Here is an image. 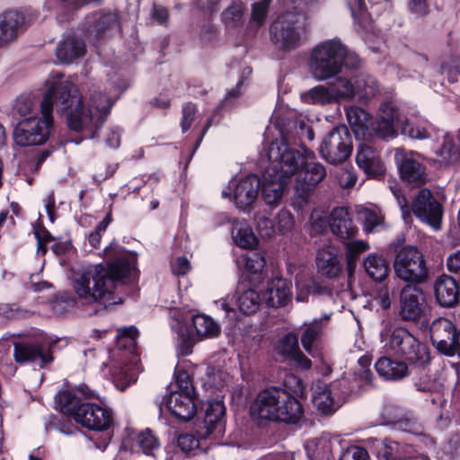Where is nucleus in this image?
Returning <instances> with one entry per match:
<instances>
[{
	"mask_svg": "<svg viewBox=\"0 0 460 460\" xmlns=\"http://www.w3.org/2000/svg\"><path fill=\"white\" fill-rule=\"evenodd\" d=\"M331 315L324 314L322 317L305 323L300 328V341L303 349L313 358L320 356L318 346L324 335Z\"/></svg>",
	"mask_w": 460,
	"mask_h": 460,
	"instance_id": "a211bd4d",
	"label": "nucleus"
},
{
	"mask_svg": "<svg viewBox=\"0 0 460 460\" xmlns=\"http://www.w3.org/2000/svg\"><path fill=\"white\" fill-rule=\"evenodd\" d=\"M245 6L242 2L233 3L222 13V21L229 29H235L243 25Z\"/></svg>",
	"mask_w": 460,
	"mask_h": 460,
	"instance_id": "8fccbe9b",
	"label": "nucleus"
},
{
	"mask_svg": "<svg viewBox=\"0 0 460 460\" xmlns=\"http://www.w3.org/2000/svg\"><path fill=\"white\" fill-rule=\"evenodd\" d=\"M232 238L236 245L243 249H252L258 244L257 237L244 220L233 222Z\"/></svg>",
	"mask_w": 460,
	"mask_h": 460,
	"instance_id": "ea45409f",
	"label": "nucleus"
},
{
	"mask_svg": "<svg viewBox=\"0 0 460 460\" xmlns=\"http://www.w3.org/2000/svg\"><path fill=\"white\" fill-rule=\"evenodd\" d=\"M356 68L358 57L349 52L338 39L324 40L316 45L310 56L309 70L316 81H326L338 75L342 66Z\"/></svg>",
	"mask_w": 460,
	"mask_h": 460,
	"instance_id": "7ed1b4c3",
	"label": "nucleus"
},
{
	"mask_svg": "<svg viewBox=\"0 0 460 460\" xmlns=\"http://www.w3.org/2000/svg\"><path fill=\"white\" fill-rule=\"evenodd\" d=\"M195 394L172 391L169 395L162 397L161 401L156 399L160 409L164 406L172 415L182 421L191 420L196 412L197 406L194 401Z\"/></svg>",
	"mask_w": 460,
	"mask_h": 460,
	"instance_id": "dca6fc26",
	"label": "nucleus"
},
{
	"mask_svg": "<svg viewBox=\"0 0 460 460\" xmlns=\"http://www.w3.org/2000/svg\"><path fill=\"white\" fill-rule=\"evenodd\" d=\"M344 401L340 393V384L318 385L315 389L313 402L323 414H331L337 411Z\"/></svg>",
	"mask_w": 460,
	"mask_h": 460,
	"instance_id": "b1692460",
	"label": "nucleus"
},
{
	"mask_svg": "<svg viewBox=\"0 0 460 460\" xmlns=\"http://www.w3.org/2000/svg\"><path fill=\"white\" fill-rule=\"evenodd\" d=\"M376 372L385 379L397 381L409 373L407 365L402 361L394 360L387 357L379 358L376 365Z\"/></svg>",
	"mask_w": 460,
	"mask_h": 460,
	"instance_id": "c9c22d12",
	"label": "nucleus"
},
{
	"mask_svg": "<svg viewBox=\"0 0 460 460\" xmlns=\"http://www.w3.org/2000/svg\"><path fill=\"white\" fill-rule=\"evenodd\" d=\"M302 101L310 104H329L335 102L331 85H317L301 95Z\"/></svg>",
	"mask_w": 460,
	"mask_h": 460,
	"instance_id": "de8ad7c7",
	"label": "nucleus"
},
{
	"mask_svg": "<svg viewBox=\"0 0 460 460\" xmlns=\"http://www.w3.org/2000/svg\"><path fill=\"white\" fill-rule=\"evenodd\" d=\"M172 328L177 333L176 348L178 354L181 356L190 354L195 343L194 337L180 321L176 324L172 323Z\"/></svg>",
	"mask_w": 460,
	"mask_h": 460,
	"instance_id": "09e8293b",
	"label": "nucleus"
},
{
	"mask_svg": "<svg viewBox=\"0 0 460 460\" xmlns=\"http://www.w3.org/2000/svg\"><path fill=\"white\" fill-rule=\"evenodd\" d=\"M22 22V15L15 11L5 12L0 16V46L10 42L17 36Z\"/></svg>",
	"mask_w": 460,
	"mask_h": 460,
	"instance_id": "e433bc0d",
	"label": "nucleus"
},
{
	"mask_svg": "<svg viewBox=\"0 0 460 460\" xmlns=\"http://www.w3.org/2000/svg\"><path fill=\"white\" fill-rule=\"evenodd\" d=\"M137 443L146 455H151L153 450L160 447L158 438L150 429L141 432L137 438Z\"/></svg>",
	"mask_w": 460,
	"mask_h": 460,
	"instance_id": "bf43d9fd",
	"label": "nucleus"
},
{
	"mask_svg": "<svg viewBox=\"0 0 460 460\" xmlns=\"http://www.w3.org/2000/svg\"><path fill=\"white\" fill-rule=\"evenodd\" d=\"M394 289V287H392L389 283L376 288L374 293V300L382 309L387 310L390 308Z\"/></svg>",
	"mask_w": 460,
	"mask_h": 460,
	"instance_id": "052dcab7",
	"label": "nucleus"
},
{
	"mask_svg": "<svg viewBox=\"0 0 460 460\" xmlns=\"http://www.w3.org/2000/svg\"><path fill=\"white\" fill-rule=\"evenodd\" d=\"M356 163L370 177H379L385 172L378 152L368 145L360 144L358 146L356 154Z\"/></svg>",
	"mask_w": 460,
	"mask_h": 460,
	"instance_id": "cd10ccee",
	"label": "nucleus"
},
{
	"mask_svg": "<svg viewBox=\"0 0 460 460\" xmlns=\"http://www.w3.org/2000/svg\"><path fill=\"white\" fill-rule=\"evenodd\" d=\"M35 237L38 242L37 252L42 255H44L47 252L46 243L52 240L55 242L51 246V250L58 255L64 254L70 248V243L68 242L56 241L45 229L36 230Z\"/></svg>",
	"mask_w": 460,
	"mask_h": 460,
	"instance_id": "49530a36",
	"label": "nucleus"
},
{
	"mask_svg": "<svg viewBox=\"0 0 460 460\" xmlns=\"http://www.w3.org/2000/svg\"><path fill=\"white\" fill-rule=\"evenodd\" d=\"M404 119L395 105L392 102H384L379 108L374 130L381 138H394Z\"/></svg>",
	"mask_w": 460,
	"mask_h": 460,
	"instance_id": "6ab92c4d",
	"label": "nucleus"
},
{
	"mask_svg": "<svg viewBox=\"0 0 460 460\" xmlns=\"http://www.w3.org/2000/svg\"><path fill=\"white\" fill-rule=\"evenodd\" d=\"M177 444L185 454L195 455L199 450V440L191 433L181 434L177 438Z\"/></svg>",
	"mask_w": 460,
	"mask_h": 460,
	"instance_id": "680f3d73",
	"label": "nucleus"
},
{
	"mask_svg": "<svg viewBox=\"0 0 460 460\" xmlns=\"http://www.w3.org/2000/svg\"><path fill=\"white\" fill-rule=\"evenodd\" d=\"M286 392L276 387L261 391L252 405V413L263 420L277 421L281 407V403L277 401L286 398Z\"/></svg>",
	"mask_w": 460,
	"mask_h": 460,
	"instance_id": "f3484780",
	"label": "nucleus"
},
{
	"mask_svg": "<svg viewBox=\"0 0 460 460\" xmlns=\"http://www.w3.org/2000/svg\"><path fill=\"white\" fill-rule=\"evenodd\" d=\"M443 142L436 151L438 161L444 166L455 165L460 162V134L451 135L441 131Z\"/></svg>",
	"mask_w": 460,
	"mask_h": 460,
	"instance_id": "2f4dec72",
	"label": "nucleus"
},
{
	"mask_svg": "<svg viewBox=\"0 0 460 460\" xmlns=\"http://www.w3.org/2000/svg\"><path fill=\"white\" fill-rule=\"evenodd\" d=\"M14 110L22 118L25 119L30 116H35L37 105L31 98L21 96L16 100Z\"/></svg>",
	"mask_w": 460,
	"mask_h": 460,
	"instance_id": "0e129e2a",
	"label": "nucleus"
},
{
	"mask_svg": "<svg viewBox=\"0 0 460 460\" xmlns=\"http://www.w3.org/2000/svg\"><path fill=\"white\" fill-rule=\"evenodd\" d=\"M295 10L277 17L270 26L271 40L281 49H291L300 44L305 36L308 17L305 12L314 8L318 0H293Z\"/></svg>",
	"mask_w": 460,
	"mask_h": 460,
	"instance_id": "20e7f679",
	"label": "nucleus"
},
{
	"mask_svg": "<svg viewBox=\"0 0 460 460\" xmlns=\"http://www.w3.org/2000/svg\"><path fill=\"white\" fill-rule=\"evenodd\" d=\"M425 158L417 152L397 148L394 153V161L401 178L416 186L423 185L428 181V172L424 164Z\"/></svg>",
	"mask_w": 460,
	"mask_h": 460,
	"instance_id": "9d476101",
	"label": "nucleus"
},
{
	"mask_svg": "<svg viewBox=\"0 0 460 460\" xmlns=\"http://www.w3.org/2000/svg\"><path fill=\"white\" fill-rule=\"evenodd\" d=\"M175 382H176V390L179 393H189L190 394H195L194 387L192 382L190 380V375L184 369L179 368L176 367L175 372Z\"/></svg>",
	"mask_w": 460,
	"mask_h": 460,
	"instance_id": "e2e57ef3",
	"label": "nucleus"
},
{
	"mask_svg": "<svg viewBox=\"0 0 460 460\" xmlns=\"http://www.w3.org/2000/svg\"><path fill=\"white\" fill-rule=\"evenodd\" d=\"M271 1H259L252 5L251 22L258 27L261 26L268 15L269 5Z\"/></svg>",
	"mask_w": 460,
	"mask_h": 460,
	"instance_id": "69168bd1",
	"label": "nucleus"
},
{
	"mask_svg": "<svg viewBox=\"0 0 460 460\" xmlns=\"http://www.w3.org/2000/svg\"><path fill=\"white\" fill-rule=\"evenodd\" d=\"M74 420L89 429L106 430L112 424V412L96 403L84 402L78 406Z\"/></svg>",
	"mask_w": 460,
	"mask_h": 460,
	"instance_id": "4468645a",
	"label": "nucleus"
},
{
	"mask_svg": "<svg viewBox=\"0 0 460 460\" xmlns=\"http://www.w3.org/2000/svg\"><path fill=\"white\" fill-rule=\"evenodd\" d=\"M46 87L40 103L41 116L22 119L14 127L13 141L20 146L47 142L53 125V111L66 116L70 129L85 138L95 137L126 84L119 75L113 74L90 90L87 107L83 104L76 85L58 73L50 74Z\"/></svg>",
	"mask_w": 460,
	"mask_h": 460,
	"instance_id": "f257e3e1",
	"label": "nucleus"
},
{
	"mask_svg": "<svg viewBox=\"0 0 460 460\" xmlns=\"http://www.w3.org/2000/svg\"><path fill=\"white\" fill-rule=\"evenodd\" d=\"M394 270L395 275L404 281L421 282L427 276L423 257L414 246H404L398 251Z\"/></svg>",
	"mask_w": 460,
	"mask_h": 460,
	"instance_id": "6e6552de",
	"label": "nucleus"
},
{
	"mask_svg": "<svg viewBox=\"0 0 460 460\" xmlns=\"http://www.w3.org/2000/svg\"><path fill=\"white\" fill-rule=\"evenodd\" d=\"M458 63V59L451 57L441 65L442 74H447L448 80L452 83L457 81V75H460V64Z\"/></svg>",
	"mask_w": 460,
	"mask_h": 460,
	"instance_id": "338daca9",
	"label": "nucleus"
},
{
	"mask_svg": "<svg viewBox=\"0 0 460 460\" xmlns=\"http://www.w3.org/2000/svg\"><path fill=\"white\" fill-rule=\"evenodd\" d=\"M291 181L266 169L262 176L261 195L266 204L278 206Z\"/></svg>",
	"mask_w": 460,
	"mask_h": 460,
	"instance_id": "a878e982",
	"label": "nucleus"
},
{
	"mask_svg": "<svg viewBox=\"0 0 460 460\" xmlns=\"http://www.w3.org/2000/svg\"><path fill=\"white\" fill-rule=\"evenodd\" d=\"M281 403L277 421L285 423H296L303 415V408L300 402L288 392L286 398L278 401Z\"/></svg>",
	"mask_w": 460,
	"mask_h": 460,
	"instance_id": "58836bf2",
	"label": "nucleus"
},
{
	"mask_svg": "<svg viewBox=\"0 0 460 460\" xmlns=\"http://www.w3.org/2000/svg\"><path fill=\"white\" fill-rule=\"evenodd\" d=\"M390 348L394 353L402 355L408 361L422 367L430 360L429 349L421 344L402 327L395 328L390 338Z\"/></svg>",
	"mask_w": 460,
	"mask_h": 460,
	"instance_id": "0eeeda50",
	"label": "nucleus"
},
{
	"mask_svg": "<svg viewBox=\"0 0 460 460\" xmlns=\"http://www.w3.org/2000/svg\"><path fill=\"white\" fill-rule=\"evenodd\" d=\"M364 221V228L367 232H372L384 222V217L380 211L365 208L359 212Z\"/></svg>",
	"mask_w": 460,
	"mask_h": 460,
	"instance_id": "6e6d98bb",
	"label": "nucleus"
},
{
	"mask_svg": "<svg viewBox=\"0 0 460 460\" xmlns=\"http://www.w3.org/2000/svg\"><path fill=\"white\" fill-rule=\"evenodd\" d=\"M433 131L431 125L427 122H414L408 119H404L401 128V133L402 135L418 140L432 137Z\"/></svg>",
	"mask_w": 460,
	"mask_h": 460,
	"instance_id": "a18cd8bd",
	"label": "nucleus"
},
{
	"mask_svg": "<svg viewBox=\"0 0 460 460\" xmlns=\"http://www.w3.org/2000/svg\"><path fill=\"white\" fill-rule=\"evenodd\" d=\"M330 227L332 232L341 239L350 238L357 233L349 217L348 209L345 208H335L332 211Z\"/></svg>",
	"mask_w": 460,
	"mask_h": 460,
	"instance_id": "72a5a7b5",
	"label": "nucleus"
},
{
	"mask_svg": "<svg viewBox=\"0 0 460 460\" xmlns=\"http://www.w3.org/2000/svg\"><path fill=\"white\" fill-rule=\"evenodd\" d=\"M362 265L367 275L376 282H383L390 271L387 260L375 252L366 256Z\"/></svg>",
	"mask_w": 460,
	"mask_h": 460,
	"instance_id": "f704fd0d",
	"label": "nucleus"
},
{
	"mask_svg": "<svg viewBox=\"0 0 460 460\" xmlns=\"http://www.w3.org/2000/svg\"><path fill=\"white\" fill-rule=\"evenodd\" d=\"M356 97L360 102H368L379 92L376 80L364 73L355 75Z\"/></svg>",
	"mask_w": 460,
	"mask_h": 460,
	"instance_id": "a19ab883",
	"label": "nucleus"
},
{
	"mask_svg": "<svg viewBox=\"0 0 460 460\" xmlns=\"http://www.w3.org/2000/svg\"><path fill=\"white\" fill-rule=\"evenodd\" d=\"M268 158L270 164L267 170L291 181L302 168L305 155L287 143L276 140L269 147Z\"/></svg>",
	"mask_w": 460,
	"mask_h": 460,
	"instance_id": "423d86ee",
	"label": "nucleus"
},
{
	"mask_svg": "<svg viewBox=\"0 0 460 460\" xmlns=\"http://www.w3.org/2000/svg\"><path fill=\"white\" fill-rule=\"evenodd\" d=\"M315 264L318 273L328 279L337 278L342 270L338 250L330 243L317 251Z\"/></svg>",
	"mask_w": 460,
	"mask_h": 460,
	"instance_id": "393cba45",
	"label": "nucleus"
},
{
	"mask_svg": "<svg viewBox=\"0 0 460 460\" xmlns=\"http://www.w3.org/2000/svg\"><path fill=\"white\" fill-rule=\"evenodd\" d=\"M239 262L243 263L245 270L251 274L261 273L266 265L264 253L252 252L241 256Z\"/></svg>",
	"mask_w": 460,
	"mask_h": 460,
	"instance_id": "864d4df0",
	"label": "nucleus"
},
{
	"mask_svg": "<svg viewBox=\"0 0 460 460\" xmlns=\"http://www.w3.org/2000/svg\"><path fill=\"white\" fill-rule=\"evenodd\" d=\"M261 185L260 179L250 174L239 180H233L229 182V191L224 190V198L230 197L233 193V199L239 209L245 210L249 208L256 200Z\"/></svg>",
	"mask_w": 460,
	"mask_h": 460,
	"instance_id": "f8f14e48",
	"label": "nucleus"
},
{
	"mask_svg": "<svg viewBox=\"0 0 460 460\" xmlns=\"http://www.w3.org/2000/svg\"><path fill=\"white\" fill-rule=\"evenodd\" d=\"M339 460H370V457L363 447L352 446L341 453Z\"/></svg>",
	"mask_w": 460,
	"mask_h": 460,
	"instance_id": "774afa93",
	"label": "nucleus"
},
{
	"mask_svg": "<svg viewBox=\"0 0 460 460\" xmlns=\"http://www.w3.org/2000/svg\"><path fill=\"white\" fill-rule=\"evenodd\" d=\"M107 265L97 264L83 272L75 273L72 287L77 298L84 305L103 306L121 303L116 296L119 284L133 280L137 276L135 256L112 241L103 250Z\"/></svg>",
	"mask_w": 460,
	"mask_h": 460,
	"instance_id": "f03ea898",
	"label": "nucleus"
},
{
	"mask_svg": "<svg viewBox=\"0 0 460 460\" xmlns=\"http://www.w3.org/2000/svg\"><path fill=\"white\" fill-rule=\"evenodd\" d=\"M414 216L421 222L430 226L433 229L440 228L443 216L441 204L434 199L428 189H421L414 198L411 204Z\"/></svg>",
	"mask_w": 460,
	"mask_h": 460,
	"instance_id": "9b49d317",
	"label": "nucleus"
},
{
	"mask_svg": "<svg viewBox=\"0 0 460 460\" xmlns=\"http://www.w3.org/2000/svg\"><path fill=\"white\" fill-rule=\"evenodd\" d=\"M303 170L296 177L295 193L302 203H306L314 188L326 175L324 166L318 162L306 163L304 160Z\"/></svg>",
	"mask_w": 460,
	"mask_h": 460,
	"instance_id": "ddd939ff",
	"label": "nucleus"
},
{
	"mask_svg": "<svg viewBox=\"0 0 460 460\" xmlns=\"http://www.w3.org/2000/svg\"><path fill=\"white\" fill-rule=\"evenodd\" d=\"M275 232L278 231L281 234H288L295 226V220L292 214L287 209L279 211L275 217Z\"/></svg>",
	"mask_w": 460,
	"mask_h": 460,
	"instance_id": "4d7b16f0",
	"label": "nucleus"
},
{
	"mask_svg": "<svg viewBox=\"0 0 460 460\" xmlns=\"http://www.w3.org/2000/svg\"><path fill=\"white\" fill-rule=\"evenodd\" d=\"M84 53V43L75 37H67L58 45L56 49L57 58L62 63H71Z\"/></svg>",
	"mask_w": 460,
	"mask_h": 460,
	"instance_id": "4c0bfd02",
	"label": "nucleus"
},
{
	"mask_svg": "<svg viewBox=\"0 0 460 460\" xmlns=\"http://www.w3.org/2000/svg\"><path fill=\"white\" fill-rule=\"evenodd\" d=\"M137 334V329L134 326L118 330L117 348L111 351L109 362L102 364V373L111 376L119 391H124L137 378V371L128 360Z\"/></svg>",
	"mask_w": 460,
	"mask_h": 460,
	"instance_id": "39448f33",
	"label": "nucleus"
},
{
	"mask_svg": "<svg viewBox=\"0 0 460 460\" xmlns=\"http://www.w3.org/2000/svg\"><path fill=\"white\" fill-rule=\"evenodd\" d=\"M225 405L219 400L208 402L205 408V417L203 420V429L201 437L208 438L212 436L215 439L223 436L225 431Z\"/></svg>",
	"mask_w": 460,
	"mask_h": 460,
	"instance_id": "4be33fe9",
	"label": "nucleus"
},
{
	"mask_svg": "<svg viewBox=\"0 0 460 460\" xmlns=\"http://www.w3.org/2000/svg\"><path fill=\"white\" fill-rule=\"evenodd\" d=\"M296 296L298 302H305L310 295L319 296L329 293V289L322 281L307 277L302 271L296 277Z\"/></svg>",
	"mask_w": 460,
	"mask_h": 460,
	"instance_id": "473e14b6",
	"label": "nucleus"
},
{
	"mask_svg": "<svg viewBox=\"0 0 460 460\" xmlns=\"http://www.w3.org/2000/svg\"><path fill=\"white\" fill-rule=\"evenodd\" d=\"M377 453L385 460H430L429 456L419 453L411 445L391 439L383 440L377 447Z\"/></svg>",
	"mask_w": 460,
	"mask_h": 460,
	"instance_id": "5701e85b",
	"label": "nucleus"
},
{
	"mask_svg": "<svg viewBox=\"0 0 460 460\" xmlns=\"http://www.w3.org/2000/svg\"><path fill=\"white\" fill-rule=\"evenodd\" d=\"M352 142L345 126L332 129L322 140L319 146L321 156L330 164H340L351 155Z\"/></svg>",
	"mask_w": 460,
	"mask_h": 460,
	"instance_id": "1a4fd4ad",
	"label": "nucleus"
},
{
	"mask_svg": "<svg viewBox=\"0 0 460 460\" xmlns=\"http://www.w3.org/2000/svg\"><path fill=\"white\" fill-rule=\"evenodd\" d=\"M116 13H93L86 18V34L92 40H99L117 28Z\"/></svg>",
	"mask_w": 460,
	"mask_h": 460,
	"instance_id": "7c9ffc66",
	"label": "nucleus"
},
{
	"mask_svg": "<svg viewBox=\"0 0 460 460\" xmlns=\"http://www.w3.org/2000/svg\"><path fill=\"white\" fill-rule=\"evenodd\" d=\"M429 332L432 344L439 352L447 356L454 355L453 341L456 330L449 320L436 319L430 325Z\"/></svg>",
	"mask_w": 460,
	"mask_h": 460,
	"instance_id": "412c9836",
	"label": "nucleus"
},
{
	"mask_svg": "<svg viewBox=\"0 0 460 460\" xmlns=\"http://www.w3.org/2000/svg\"><path fill=\"white\" fill-rule=\"evenodd\" d=\"M260 296L253 289H246L237 292L235 305L240 312L243 314H252L259 306Z\"/></svg>",
	"mask_w": 460,
	"mask_h": 460,
	"instance_id": "3c124183",
	"label": "nucleus"
},
{
	"mask_svg": "<svg viewBox=\"0 0 460 460\" xmlns=\"http://www.w3.org/2000/svg\"><path fill=\"white\" fill-rule=\"evenodd\" d=\"M370 248L368 243L363 240H353L345 243V255L347 260V267L349 270H352L355 267L356 261L359 254Z\"/></svg>",
	"mask_w": 460,
	"mask_h": 460,
	"instance_id": "603ef678",
	"label": "nucleus"
},
{
	"mask_svg": "<svg viewBox=\"0 0 460 460\" xmlns=\"http://www.w3.org/2000/svg\"><path fill=\"white\" fill-rule=\"evenodd\" d=\"M300 350L297 337L293 333H288L283 337L278 348V353L291 359Z\"/></svg>",
	"mask_w": 460,
	"mask_h": 460,
	"instance_id": "13d9d810",
	"label": "nucleus"
},
{
	"mask_svg": "<svg viewBox=\"0 0 460 460\" xmlns=\"http://www.w3.org/2000/svg\"><path fill=\"white\" fill-rule=\"evenodd\" d=\"M93 397V393L85 385H79L72 389H66L56 395L57 407L66 414L72 415L75 419V411L82 400Z\"/></svg>",
	"mask_w": 460,
	"mask_h": 460,
	"instance_id": "bb28decb",
	"label": "nucleus"
},
{
	"mask_svg": "<svg viewBox=\"0 0 460 460\" xmlns=\"http://www.w3.org/2000/svg\"><path fill=\"white\" fill-rule=\"evenodd\" d=\"M229 380V375L215 367H208L204 385L209 388L221 389Z\"/></svg>",
	"mask_w": 460,
	"mask_h": 460,
	"instance_id": "5fc2aeb1",
	"label": "nucleus"
},
{
	"mask_svg": "<svg viewBox=\"0 0 460 460\" xmlns=\"http://www.w3.org/2000/svg\"><path fill=\"white\" fill-rule=\"evenodd\" d=\"M290 297L291 293L287 280L279 277L269 280L261 293V300L272 307L285 305L290 300Z\"/></svg>",
	"mask_w": 460,
	"mask_h": 460,
	"instance_id": "c85d7f7f",
	"label": "nucleus"
},
{
	"mask_svg": "<svg viewBox=\"0 0 460 460\" xmlns=\"http://www.w3.org/2000/svg\"><path fill=\"white\" fill-rule=\"evenodd\" d=\"M434 291L438 302L443 306H453L459 300V285L451 276L438 277L434 283Z\"/></svg>",
	"mask_w": 460,
	"mask_h": 460,
	"instance_id": "c756f323",
	"label": "nucleus"
},
{
	"mask_svg": "<svg viewBox=\"0 0 460 460\" xmlns=\"http://www.w3.org/2000/svg\"><path fill=\"white\" fill-rule=\"evenodd\" d=\"M330 85L335 102L352 101L356 98L355 76L349 78L337 76L333 82L330 83Z\"/></svg>",
	"mask_w": 460,
	"mask_h": 460,
	"instance_id": "37998d69",
	"label": "nucleus"
},
{
	"mask_svg": "<svg viewBox=\"0 0 460 460\" xmlns=\"http://www.w3.org/2000/svg\"><path fill=\"white\" fill-rule=\"evenodd\" d=\"M192 324L196 335L200 339L213 338L219 333L217 323L206 314H196L192 316Z\"/></svg>",
	"mask_w": 460,
	"mask_h": 460,
	"instance_id": "c03bdc74",
	"label": "nucleus"
},
{
	"mask_svg": "<svg viewBox=\"0 0 460 460\" xmlns=\"http://www.w3.org/2000/svg\"><path fill=\"white\" fill-rule=\"evenodd\" d=\"M13 356L17 362H31L40 367L53 360L48 343L37 341H22L14 343Z\"/></svg>",
	"mask_w": 460,
	"mask_h": 460,
	"instance_id": "aec40b11",
	"label": "nucleus"
},
{
	"mask_svg": "<svg viewBox=\"0 0 460 460\" xmlns=\"http://www.w3.org/2000/svg\"><path fill=\"white\" fill-rule=\"evenodd\" d=\"M345 112L354 134L358 137H364L368 129L369 114L358 106L346 107Z\"/></svg>",
	"mask_w": 460,
	"mask_h": 460,
	"instance_id": "79ce46f5",
	"label": "nucleus"
},
{
	"mask_svg": "<svg viewBox=\"0 0 460 460\" xmlns=\"http://www.w3.org/2000/svg\"><path fill=\"white\" fill-rule=\"evenodd\" d=\"M425 309V295L416 286L406 285L401 289L398 314L403 321H419Z\"/></svg>",
	"mask_w": 460,
	"mask_h": 460,
	"instance_id": "2eb2a0df",
	"label": "nucleus"
}]
</instances>
